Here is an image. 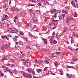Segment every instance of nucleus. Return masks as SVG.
Returning <instances> with one entry per match:
<instances>
[{"mask_svg":"<svg viewBox=\"0 0 78 78\" xmlns=\"http://www.w3.org/2000/svg\"><path fill=\"white\" fill-rule=\"evenodd\" d=\"M37 20V18H34L32 20H30L31 22H36Z\"/></svg>","mask_w":78,"mask_h":78,"instance_id":"obj_1","label":"nucleus"},{"mask_svg":"<svg viewBox=\"0 0 78 78\" xmlns=\"http://www.w3.org/2000/svg\"><path fill=\"white\" fill-rule=\"evenodd\" d=\"M75 28H76V26L74 25L71 26L70 27V29L72 30H75Z\"/></svg>","mask_w":78,"mask_h":78,"instance_id":"obj_2","label":"nucleus"},{"mask_svg":"<svg viewBox=\"0 0 78 78\" xmlns=\"http://www.w3.org/2000/svg\"><path fill=\"white\" fill-rule=\"evenodd\" d=\"M51 56L52 58H55L56 56H57L56 54L55 53H53L51 55Z\"/></svg>","mask_w":78,"mask_h":78,"instance_id":"obj_3","label":"nucleus"},{"mask_svg":"<svg viewBox=\"0 0 78 78\" xmlns=\"http://www.w3.org/2000/svg\"><path fill=\"white\" fill-rule=\"evenodd\" d=\"M71 3L74 8H75V7H76V4L75 5V2H74V1H73L71 2Z\"/></svg>","mask_w":78,"mask_h":78,"instance_id":"obj_4","label":"nucleus"},{"mask_svg":"<svg viewBox=\"0 0 78 78\" xmlns=\"http://www.w3.org/2000/svg\"><path fill=\"white\" fill-rule=\"evenodd\" d=\"M43 5H47V4H49V3L47 1V0H44V2L43 3Z\"/></svg>","mask_w":78,"mask_h":78,"instance_id":"obj_5","label":"nucleus"},{"mask_svg":"<svg viewBox=\"0 0 78 78\" xmlns=\"http://www.w3.org/2000/svg\"><path fill=\"white\" fill-rule=\"evenodd\" d=\"M56 11V9H52L51 11V14H53V13L55 12Z\"/></svg>","mask_w":78,"mask_h":78,"instance_id":"obj_6","label":"nucleus"},{"mask_svg":"<svg viewBox=\"0 0 78 78\" xmlns=\"http://www.w3.org/2000/svg\"><path fill=\"white\" fill-rule=\"evenodd\" d=\"M18 42L19 45H23V42L21 41H19Z\"/></svg>","mask_w":78,"mask_h":78,"instance_id":"obj_7","label":"nucleus"},{"mask_svg":"<svg viewBox=\"0 0 78 78\" xmlns=\"http://www.w3.org/2000/svg\"><path fill=\"white\" fill-rule=\"evenodd\" d=\"M16 45L15 46V48H18L19 47V45H18V42H17L16 43H15Z\"/></svg>","mask_w":78,"mask_h":78,"instance_id":"obj_8","label":"nucleus"},{"mask_svg":"<svg viewBox=\"0 0 78 78\" xmlns=\"http://www.w3.org/2000/svg\"><path fill=\"white\" fill-rule=\"evenodd\" d=\"M62 12L63 13H64V14H67L68 12V11H67L66 10H62Z\"/></svg>","mask_w":78,"mask_h":78,"instance_id":"obj_9","label":"nucleus"},{"mask_svg":"<svg viewBox=\"0 0 78 78\" xmlns=\"http://www.w3.org/2000/svg\"><path fill=\"white\" fill-rule=\"evenodd\" d=\"M23 75L24 77H25V76H26V77H28V74L27 73H23Z\"/></svg>","mask_w":78,"mask_h":78,"instance_id":"obj_10","label":"nucleus"},{"mask_svg":"<svg viewBox=\"0 0 78 78\" xmlns=\"http://www.w3.org/2000/svg\"><path fill=\"white\" fill-rule=\"evenodd\" d=\"M50 42L51 44H53V39L52 38H50L49 39Z\"/></svg>","mask_w":78,"mask_h":78,"instance_id":"obj_11","label":"nucleus"},{"mask_svg":"<svg viewBox=\"0 0 78 78\" xmlns=\"http://www.w3.org/2000/svg\"><path fill=\"white\" fill-rule=\"evenodd\" d=\"M42 40L44 41V44H47V40L46 39H42Z\"/></svg>","mask_w":78,"mask_h":78,"instance_id":"obj_12","label":"nucleus"},{"mask_svg":"<svg viewBox=\"0 0 78 78\" xmlns=\"http://www.w3.org/2000/svg\"><path fill=\"white\" fill-rule=\"evenodd\" d=\"M34 14H35V12H34V11H33V13H32L31 14V17H33L34 16Z\"/></svg>","mask_w":78,"mask_h":78,"instance_id":"obj_13","label":"nucleus"},{"mask_svg":"<svg viewBox=\"0 0 78 78\" xmlns=\"http://www.w3.org/2000/svg\"><path fill=\"white\" fill-rule=\"evenodd\" d=\"M68 30V29H67V28L65 27V28L64 29V31L62 32V33H65V32H66V31H67Z\"/></svg>","mask_w":78,"mask_h":78,"instance_id":"obj_14","label":"nucleus"},{"mask_svg":"<svg viewBox=\"0 0 78 78\" xmlns=\"http://www.w3.org/2000/svg\"><path fill=\"white\" fill-rule=\"evenodd\" d=\"M36 71L37 72H38V73H40V72H41V69H37Z\"/></svg>","mask_w":78,"mask_h":78,"instance_id":"obj_15","label":"nucleus"},{"mask_svg":"<svg viewBox=\"0 0 78 78\" xmlns=\"http://www.w3.org/2000/svg\"><path fill=\"white\" fill-rule=\"evenodd\" d=\"M3 45L5 48H8V45L5 44Z\"/></svg>","mask_w":78,"mask_h":78,"instance_id":"obj_16","label":"nucleus"},{"mask_svg":"<svg viewBox=\"0 0 78 78\" xmlns=\"http://www.w3.org/2000/svg\"><path fill=\"white\" fill-rule=\"evenodd\" d=\"M59 19H62V16L61 15H59L58 16Z\"/></svg>","mask_w":78,"mask_h":78,"instance_id":"obj_17","label":"nucleus"},{"mask_svg":"<svg viewBox=\"0 0 78 78\" xmlns=\"http://www.w3.org/2000/svg\"><path fill=\"white\" fill-rule=\"evenodd\" d=\"M73 15L74 17H76L78 16L77 15V14L76 12H75V14L73 13Z\"/></svg>","mask_w":78,"mask_h":78,"instance_id":"obj_18","label":"nucleus"},{"mask_svg":"<svg viewBox=\"0 0 78 78\" xmlns=\"http://www.w3.org/2000/svg\"><path fill=\"white\" fill-rule=\"evenodd\" d=\"M66 76H68V78H71V76H71V75L69 74L68 73H67Z\"/></svg>","mask_w":78,"mask_h":78,"instance_id":"obj_19","label":"nucleus"},{"mask_svg":"<svg viewBox=\"0 0 78 78\" xmlns=\"http://www.w3.org/2000/svg\"><path fill=\"white\" fill-rule=\"evenodd\" d=\"M29 78H33L31 74H28V77Z\"/></svg>","mask_w":78,"mask_h":78,"instance_id":"obj_20","label":"nucleus"},{"mask_svg":"<svg viewBox=\"0 0 78 78\" xmlns=\"http://www.w3.org/2000/svg\"><path fill=\"white\" fill-rule=\"evenodd\" d=\"M46 52L47 53H50V50H46Z\"/></svg>","mask_w":78,"mask_h":78,"instance_id":"obj_21","label":"nucleus"},{"mask_svg":"<svg viewBox=\"0 0 78 78\" xmlns=\"http://www.w3.org/2000/svg\"><path fill=\"white\" fill-rule=\"evenodd\" d=\"M30 66L31 63H30V62H29L27 63V66H28V67H30Z\"/></svg>","mask_w":78,"mask_h":78,"instance_id":"obj_22","label":"nucleus"},{"mask_svg":"<svg viewBox=\"0 0 78 78\" xmlns=\"http://www.w3.org/2000/svg\"><path fill=\"white\" fill-rule=\"evenodd\" d=\"M13 41L14 42H16L17 41V39L16 38H13Z\"/></svg>","mask_w":78,"mask_h":78,"instance_id":"obj_23","label":"nucleus"},{"mask_svg":"<svg viewBox=\"0 0 78 78\" xmlns=\"http://www.w3.org/2000/svg\"><path fill=\"white\" fill-rule=\"evenodd\" d=\"M27 71L29 73H30V72L31 71V69L29 68L27 69Z\"/></svg>","mask_w":78,"mask_h":78,"instance_id":"obj_24","label":"nucleus"},{"mask_svg":"<svg viewBox=\"0 0 78 78\" xmlns=\"http://www.w3.org/2000/svg\"><path fill=\"white\" fill-rule=\"evenodd\" d=\"M56 38H57V39H59V38H60L58 34H56Z\"/></svg>","mask_w":78,"mask_h":78,"instance_id":"obj_25","label":"nucleus"},{"mask_svg":"<svg viewBox=\"0 0 78 78\" xmlns=\"http://www.w3.org/2000/svg\"><path fill=\"white\" fill-rule=\"evenodd\" d=\"M6 57L4 56L2 59V62H3V61H4V60H5V59H6Z\"/></svg>","mask_w":78,"mask_h":78,"instance_id":"obj_26","label":"nucleus"},{"mask_svg":"<svg viewBox=\"0 0 78 78\" xmlns=\"http://www.w3.org/2000/svg\"><path fill=\"white\" fill-rule=\"evenodd\" d=\"M60 75H63V72L62 71L60 70Z\"/></svg>","mask_w":78,"mask_h":78,"instance_id":"obj_27","label":"nucleus"},{"mask_svg":"<svg viewBox=\"0 0 78 78\" xmlns=\"http://www.w3.org/2000/svg\"><path fill=\"white\" fill-rule=\"evenodd\" d=\"M71 44H73L74 42V41L73 40V38H71Z\"/></svg>","mask_w":78,"mask_h":78,"instance_id":"obj_28","label":"nucleus"},{"mask_svg":"<svg viewBox=\"0 0 78 78\" xmlns=\"http://www.w3.org/2000/svg\"><path fill=\"white\" fill-rule=\"evenodd\" d=\"M10 33H16V32H14V30H12L11 31H10Z\"/></svg>","mask_w":78,"mask_h":78,"instance_id":"obj_29","label":"nucleus"},{"mask_svg":"<svg viewBox=\"0 0 78 78\" xmlns=\"http://www.w3.org/2000/svg\"><path fill=\"white\" fill-rule=\"evenodd\" d=\"M54 64L55 65V67L58 66V63L57 62L54 63Z\"/></svg>","mask_w":78,"mask_h":78,"instance_id":"obj_30","label":"nucleus"},{"mask_svg":"<svg viewBox=\"0 0 78 78\" xmlns=\"http://www.w3.org/2000/svg\"><path fill=\"white\" fill-rule=\"evenodd\" d=\"M67 68H70V69H73V68L72 66H66Z\"/></svg>","mask_w":78,"mask_h":78,"instance_id":"obj_31","label":"nucleus"},{"mask_svg":"<svg viewBox=\"0 0 78 78\" xmlns=\"http://www.w3.org/2000/svg\"><path fill=\"white\" fill-rule=\"evenodd\" d=\"M57 11V13H58L59 14H60V13H61V10H58Z\"/></svg>","mask_w":78,"mask_h":78,"instance_id":"obj_32","label":"nucleus"},{"mask_svg":"<svg viewBox=\"0 0 78 78\" xmlns=\"http://www.w3.org/2000/svg\"><path fill=\"white\" fill-rule=\"evenodd\" d=\"M15 9H16L15 8H12L11 9L12 10V11H16V10Z\"/></svg>","mask_w":78,"mask_h":78,"instance_id":"obj_33","label":"nucleus"},{"mask_svg":"<svg viewBox=\"0 0 78 78\" xmlns=\"http://www.w3.org/2000/svg\"><path fill=\"white\" fill-rule=\"evenodd\" d=\"M21 12L22 11H19L17 12V14H21Z\"/></svg>","mask_w":78,"mask_h":78,"instance_id":"obj_34","label":"nucleus"},{"mask_svg":"<svg viewBox=\"0 0 78 78\" xmlns=\"http://www.w3.org/2000/svg\"><path fill=\"white\" fill-rule=\"evenodd\" d=\"M48 60H45L44 61V62L46 64H48L49 63V62H48Z\"/></svg>","mask_w":78,"mask_h":78,"instance_id":"obj_35","label":"nucleus"},{"mask_svg":"<svg viewBox=\"0 0 78 78\" xmlns=\"http://www.w3.org/2000/svg\"><path fill=\"white\" fill-rule=\"evenodd\" d=\"M5 36H1V37H2V39H5V38L6 37Z\"/></svg>","mask_w":78,"mask_h":78,"instance_id":"obj_36","label":"nucleus"},{"mask_svg":"<svg viewBox=\"0 0 78 78\" xmlns=\"http://www.w3.org/2000/svg\"><path fill=\"white\" fill-rule=\"evenodd\" d=\"M57 14V13L55 12L54 15V16H53V17H55V18H56V15Z\"/></svg>","mask_w":78,"mask_h":78,"instance_id":"obj_37","label":"nucleus"},{"mask_svg":"<svg viewBox=\"0 0 78 78\" xmlns=\"http://www.w3.org/2000/svg\"><path fill=\"white\" fill-rule=\"evenodd\" d=\"M73 60L74 61H78V58L77 59H75V58H73Z\"/></svg>","mask_w":78,"mask_h":78,"instance_id":"obj_38","label":"nucleus"},{"mask_svg":"<svg viewBox=\"0 0 78 78\" xmlns=\"http://www.w3.org/2000/svg\"><path fill=\"white\" fill-rule=\"evenodd\" d=\"M4 48H5V47H4V46L3 45L1 48V50H2L3 51V49H4Z\"/></svg>","mask_w":78,"mask_h":78,"instance_id":"obj_39","label":"nucleus"},{"mask_svg":"<svg viewBox=\"0 0 78 78\" xmlns=\"http://www.w3.org/2000/svg\"><path fill=\"white\" fill-rule=\"evenodd\" d=\"M43 62V60H40L39 61V62H40V63H41Z\"/></svg>","mask_w":78,"mask_h":78,"instance_id":"obj_40","label":"nucleus"},{"mask_svg":"<svg viewBox=\"0 0 78 78\" xmlns=\"http://www.w3.org/2000/svg\"><path fill=\"white\" fill-rule=\"evenodd\" d=\"M56 54L58 55H61V52H56Z\"/></svg>","mask_w":78,"mask_h":78,"instance_id":"obj_41","label":"nucleus"},{"mask_svg":"<svg viewBox=\"0 0 78 78\" xmlns=\"http://www.w3.org/2000/svg\"><path fill=\"white\" fill-rule=\"evenodd\" d=\"M71 77L72 78H76L75 76L74 75H71Z\"/></svg>","mask_w":78,"mask_h":78,"instance_id":"obj_42","label":"nucleus"},{"mask_svg":"<svg viewBox=\"0 0 78 78\" xmlns=\"http://www.w3.org/2000/svg\"><path fill=\"white\" fill-rule=\"evenodd\" d=\"M68 48L69 50H72V48L70 46H69Z\"/></svg>","mask_w":78,"mask_h":78,"instance_id":"obj_43","label":"nucleus"},{"mask_svg":"<svg viewBox=\"0 0 78 78\" xmlns=\"http://www.w3.org/2000/svg\"><path fill=\"white\" fill-rule=\"evenodd\" d=\"M53 42H54V44H56V43H57V41H56L55 40H54L53 41Z\"/></svg>","mask_w":78,"mask_h":78,"instance_id":"obj_44","label":"nucleus"},{"mask_svg":"<svg viewBox=\"0 0 78 78\" xmlns=\"http://www.w3.org/2000/svg\"><path fill=\"white\" fill-rule=\"evenodd\" d=\"M45 59L46 60V61H48L49 60V59H48V58L47 57H45Z\"/></svg>","mask_w":78,"mask_h":78,"instance_id":"obj_45","label":"nucleus"},{"mask_svg":"<svg viewBox=\"0 0 78 78\" xmlns=\"http://www.w3.org/2000/svg\"><path fill=\"white\" fill-rule=\"evenodd\" d=\"M47 68H48V67L44 68V71H47Z\"/></svg>","mask_w":78,"mask_h":78,"instance_id":"obj_46","label":"nucleus"},{"mask_svg":"<svg viewBox=\"0 0 78 78\" xmlns=\"http://www.w3.org/2000/svg\"><path fill=\"white\" fill-rule=\"evenodd\" d=\"M20 35H21V36H23V34H24L22 32H20Z\"/></svg>","mask_w":78,"mask_h":78,"instance_id":"obj_47","label":"nucleus"},{"mask_svg":"<svg viewBox=\"0 0 78 78\" xmlns=\"http://www.w3.org/2000/svg\"><path fill=\"white\" fill-rule=\"evenodd\" d=\"M37 5H38V6H41V3H38Z\"/></svg>","mask_w":78,"mask_h":78,"instance_id":"obj_48","label":"nucleus"},{"mask_svg":"<svg viewBox=\"0 0 78 78\" xmlns=\"http://www.w3.org/2000/svg\"><path fill=\"white\" fill-rule=\"evenodd\" d=\"M70 20H75L72 17H70Z\"/></svg>","mask_w":78,"mask_h":78,"instance_id":"obj_49","label":"nucleus"},{"mask_svg":"<svg viewBox=\"0 0 78 78\" xmlns=\"http://www.w3.org/2000/svg\"><path fill=\"white\" fill-rule=\"evenodd\" d=\"M32 73L33 75H36V73H35V71H33Z\"/></svg>","mask_w":78,"mask_h":78,"instance_id":"obj_50","label":"nucleus"},{"mask_svg":"<svg viewBox=\"0 0 78 78\" xmlns=\"http://www.w3.org/2000/svg\"><path fill=\"white\" fill-rule=\"evenodd\" d=\"M29 6H34V5L33 4H31L29 5H28Z\"/></svg>","mask_w":78,"mask_h":78,"instance_id":"obj_51","label":"nucleus"},{"mask_svg":"<svg viewBox=\"0 0 78 78\" xmlns=\"http://www.w3.org/2000/svg\"><path fill=\"white\" fill-rule=\"evenodd\" d=\"M2 26H3V23H0V27H2Z\"/></svg>","mask_w":78,"mask_h":78,"instance_id":"obj_52","label":"nucleus"},{"mask_svg":"<svg viewBox=\"0 0 78 78\" xmlns=\"http://www.w3.org/2000/svg\"><path fill=\"white\" fill-rule=\"evenodd\" d=\"M8 0H4L3 2H4V3H6V2H8Z\"/></svg>","mask_w":78,"mask_h":78,"instance_id":"obj_53","label":"nucleus"},{"mask_svg":"<svg viewBox=\"0 0 78 78\" xmlns=\"http://www.w3.org/2000/svg\"><path fill=\"white\" fill-rule=\"evenodd\" d=\"M76 5L77 7L78 8V3L76 2Z\"/></svg>","mask_w":78,"mask_h":78,"instance_id":"obj_54","label":"nucleus"},{"mask_svg":"<svg viewBox=\"0 0 78 78\" xmlns=\"http://www.w3.org/2000/svg\"><path fill=\"white\" fill-rule=\"evenodd\" d=\"M29 35L30 37H33V35H32V34L31 33H29Z\"/></svg>","mask_w":78,"mask_h":78,"instance_id":"obj_55","label":"nucleus"},{"mask_svg":"<svg viewBox=\"0 0 78 78\" xmlns=\"http://www.w3.org/2000/svg\"><path fill=\"white\" fill-rule=\"evenodd\" d=\"M11 66L12 67H15L14 65L13 64H12L11 65Z\"/></svg>","mask_w":78,"mask_h":78,"instance_id":"obj_56","label":"nucleus"},{"mask_svg":"<svg viewBox=\"0 0 78 78\" xmlns=\"http://www.w3.org/2000/svg\"><path fill=\"white\" fill-rule=\"evenodd\" d=\"M5 19H8V16H7V15H6L5 17Z\"/></svg>","mask_w":78,"mask_h":78,"instance_id":"obj_57","label":"nucleus"},{"mask_svg":"<svg viewBox=\"0 0 78 78\" xmlns=\"http://www.w3.org/2000/svg\"><path fill=\"white\" fill-rule=\"evenodd\" d=\"M5 38L7 40H9V38L7 37V36L5 35Z\"/></svg>","mask_w":78,"mask_h":78,"instance_id":"obj_58","label":"nucleus"},{"mask_svg":"<svg viewBox=\"0 0 78 78\" xmlns=\"http://www.w3.org/2000/svg\"><path fill=\"white\" fill-rule=\"evenodd\" d=\"M1 75L2 77H3V76H4V74L3 73H2V74H1Z\"/></svg>","mask_w":78,"mask_h":78,"instance_id":"obj_59","label":"nucleus"},{"mask_svg":"<svg viewBox=\"0 0 78 78\" xmlns=\"http://www.w3.org/2000/svg\"><path fill=\"white\" fill-rule=\"evenodd\" d=\"M37 48V49H39V48H40V46H36Z\"/></svg>","mask_w":78,"mask_h":78,"instance_id":"obj_60","label":"nucleus"},{"mask_svg":"<svg viewBox=\"0 0 78 78\" xmlns=\"http://www.w3.org/2000/svg\"><path fill=\"white\" fill-rule=\"evenodd\" d=\"M9 69H8V68H6V71H7V72H9Z\"/></svg>","mask_w":78,"mask_h":78,"instance_id":"obj_61","label":"nucleus"},{"mask_svg":"<svg viewBox=\"0 0 78 78\" xmlns=\"http://www.w3.org/2000/svg\"><path fill=\"white\" fill-rule=\"evenodd\" d=\"M48 74H51V72L50 71H48Z\"/></svg>","mask_w":78,"mask_h":78,"instance_id":"obj_62","label":"nucleus"},{"mask_svg":"<svg viewBox=\"0 0 78 78\" xmlns=\"http://www.w3.org/2000/svg\"><path fill=\"white\" fill-rule=\"evenodd\" d=\"M67 22H69V18L68 17L67 18Z\"/></svg>","mask_w":78,"mask_h":78,"instance_id":"obj_63","label":"nucleus"},{"mask_svg":"<svg viewBox=\"0 0 78 78\" xmlns=\"http://www.w3.org/2000/svg\"><path fill=\"white\" fill-rule=\"evenodd\" d=\"M15 19H18V16H15L14 17Z\"/></svg>","mask_w":78,"mask_h":78,"instance_id":"obj_64","label":"nucleus"}]
</instances>
